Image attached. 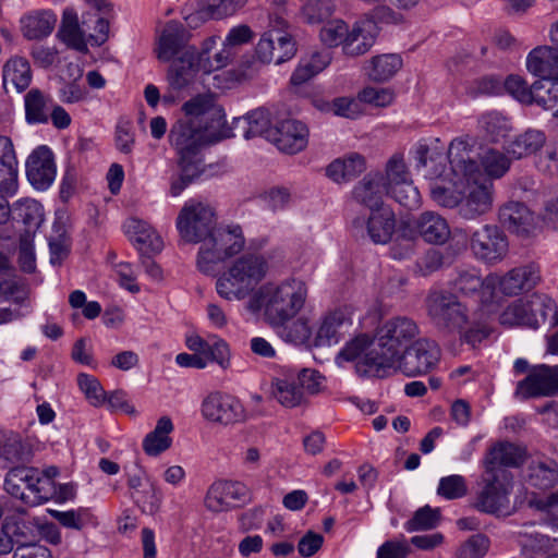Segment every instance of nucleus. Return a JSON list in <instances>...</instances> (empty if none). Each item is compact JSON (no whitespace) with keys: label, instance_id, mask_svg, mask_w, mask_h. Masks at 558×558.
<instances>
[{"label":"nucleus","instance_id":"47","mask_svg":"<svg viewBox=\"0 0 558 558\" xmlns=\"http://www.w3.org/2000/svg\"><path fill=\"white\" fill-rule=\"evenodd\" d=\"M533 104L558 117V82H534Z\"/></svg>","mask_w":558,"mask_h":558},{"label":"nucleus","instance_id":"18","mask_svg":"<svg viewBox=\"0 0 558 558\" xmlns=\"http://www.w3.org/2000/svg\"><path fill=\"white\" fill-rule=\"evenodd\" d=\"M296 44L293 37L279 28L263 34L256 46V57L263 63L281 64L294 57Z\"/></svg>","mask_w":558,"mask_h":558},{"label":"nucleus","instance_id":"2","mask_svg":"<svg viewBox=\"0 0 558 558\" xmlns=\"http://www.w3.org/2000/svg\"><path fill=\"white\" fill-rule=\"evenodd\" d=\"M418 333V326L409 317L388 319L377 329L371 351L357 364L356 372L364 376H386Z\"/></svg>","mask_w":558,"mask_h":558},{"label":"nucleus","instance_id":"39","mask_svg":"<svg viewBox=\"0 0 558 558\" xmlns=\"http://www.w3.org/2000/svg\"><path fill=\"white\" fill-rule=\"evenodd\" d=\"M546 143V135L541 130L529 129L518 135L507 148L508 154L517 159L538 151Z\"/></svg>","mask_w":558,"mask_h":558},{"label":"nucleus","instance_id":"32","mask_svg":"<svg viewBox=\"0 0 558 558\" xmlns=\"http://www.w3.org/2000/svg\"><path fill=\"white\" fill-rule=\"evenodd\" d=\"M58 37L70 48L80 52L87 51L85 31L81 27L77 14L73 9L63 11Z\"/></svg>","mask_w":558,"mask_h":558},{"label":"nucleus","instance_id":"29","mask_svg":"<svg viewBox=\"0 0 558 558\" xmlns=\"http://www.w3.org/2000/svg\"><path fill=\"white\" fill-rule=\"evenodd\" d=\"M186 32L184 26L174 21H170L165 26L159 38L157 57L160 61L168 62L181 50H185Z\"/></svg>","mask_w":558,"mask_h":558},{"label":"nucleus","instance_id":"62","mask_svg":"<svg viewBox=\"0 0 558 558\" xmlns=\"http://www.w3.org/2000/svg\"><path fill=\"white\" fill-rule=\"evenodd\" d=\"M247 0H205L204 10L215 20L225 19L241 10Z\"/></svg>","mask_w":558,"mask_h":558},{"label":"nucleus","instance_id":"30","mask_svg":"<svg viewBox=\"0 0 558 558\" xmlns=\"http://www.w3.org/2000/svg\"><path fill=\"white\" fill-rule=\"evenodd\" d=\"M32 77L31 64L24 57L13 56L2 68V81L5 89L11 85L17 93H22L31 85Z\"/></svg>","mask_w":558,"mask_h":558},{"label":"nucleus","instance_id":"9","mask_svg":"<svg viewBox=\"0 0 558 558\" xmlns=\"http://www.w3.org/2000/svg\"><path fill=\"white\" fill-rule=\"evenodd\" d=\"M483 487L478 492L474 508L488 514H499L508 507L512 488V474L509 471L488 472L482 475Z\"/></svg>","mask_w":558,"mask_h":558},{"label":"nucleus","instance_id":"12","mask_svg":"<svg viewBox=\"0 0 558 558\" xmlns=\"http://www.w3.org/2000/svg\"><path fill=\"white\" fill-rule=\"evenodd\" d=\"M428 315L441 329H462L466 324V308L450 293L434 292L427 299Z\"/></svg>","mask_w":558,"mask_h":558},{"label":"nucleus","instance_id":"23","mask_svg":"<svg viewBox=\"0 0 558 558\" xmlns=\"http://www.w3.org/2000/svg\"><path fill=\"white\" fill-rule=\"evenodd\" d=\"M499 221L510 232L530 234L536 226L535 216L520 202H508L499 209Z\"/></svg>","mask_w":558,"mask_h":558},{"label":"nucleus","instance_id":"26","mask_svg":"<svg viewBox=\"0 0 558 558\" xmlns=\"http://www.w3.org/2000/svg\"><path fill=\"white\" fill-rule=\"evenodd\" d=\"M53 101L50 94L37 87L28 89L24 95L25 121L28 124H47Z\"/></svg>","mask_w":558,"mask_h":558},{"label":"nucleus","instance_id":"45","mask_svg":"<svg viewBox=\"0 0 558 558\" xmlns=\"http://www.w3.org/2000/svg\"><path fill=\"white\" fill-rule=\"evenodd\" d=\"M530 314V302H523L521 300L514 301L508 305L505 311L500 314V324L507 326H525L532 329H537L536 318H531Z\"/></svg>","mask_w":558,"mask_h":558},{"label":"nucleus","instance_id":"43","mask_svg":"<svg viewBox=\"0 0 558 558\" xmlns=\"http://www.w3.org/2000/svg\"><path fill=\"white\" fill-rule=\"evenodd\" d=\"M11 217L23 222L27 231H31L41 225L44 220L43 207L35 199L23 198L14 203Z\"/></svg>","mask_w":558,"mask_h":558},{"label":"nucleus","instance_id":"48","mask_svg":"<svg viewBox=\"0 0 558 558\" xmlns=\"http://www.w3.org/2000/svg\"><path fill=\"white\" fill-rule=\"evenodd\" d=\"M447 156L436 149H430L426 144H418L415 149V161L417 168H427L429 163H437V169L430 172V179L440 178L446 170Z\"/></svg>","mask_w":558,"mask_h":558},{"label":"nucleus","instance_id":"15","mask_svg":"<svg viewBox=\"0 0 558 558\" xmlns=\"http://www.w3.org/2000/svg\"><path fill=\"white\" fill-rule=\"evenodd\" d=\"M470 247L477 259L496 264L506 256L508 241L497 226L485 225L471 234Z\"/></svg>","mask_w":558,"mask_h":558},{"label":"nucleus","instance_id":"7","mask_svg":"<svg viewBox=\"0 0 558 558\" xmlns=\"http://www.w3.org/2000/svg\"><path fill=\"white\" fill-rule=\"evenodd\" d=\"M181 110L183 119L204 129L208 138L219 141L228 136L226 114L215 95L198 94L185 101Z\"/></svg>","mask_w":558,"mask_h":558},{"label":"nucleus","instance_id":"40","mask_svg":"<svg viewBox=\"0 0 558 558\" xmlns=\"http://www.w3.org/2000/svg\"><path fill=\"white\" fill-rule=\"evenodd\" d=\"M554 47L541 46L534 48L526 58V68L535 76L541 77L539 81L549 82V76L557 75L558 72L551 68Z\"/></svg>","mask_w":558,"mask_h":558},{"label":"nucleus","instance_id":"52","mask_svg":"<svg viewBox=\"0 0 558 558\" xmlns=\"http://www.w3.org/2000/svg\"><path fill=\"white\" fill-rule=\"evenodd\" d=\"M383 178L386 189L411 180V174L405 165L403 155L397 153L388 159Z\"/></svg>","mask_w":558,"mask_h":558},{"label":"nucleus","instance_id":"6","mask_svg":"<svg viewBox=\"0 0 558 558\" xmlns=\"http://www.w3.org/2000/svg\"><path fill=\"white\" fill-rule=\"evenodd\" d=\"M217 225L215 206L201 198H190L180 209L175 227L184 243L202 244Z\"/></svg>","mask_w":558,"mask_h":558},{"label":"nucleus","instance_id":"46","mask_svg":"<svg viewBox=\"0 0 558 558\" xmlns=\"http://www.w3.org/2000/svg\"><path fill=\"white\" fill-rule=\"evenodd\" d=\"M480 125L493 142L506 138L512 129L509 119L497 111L484 113L480 119Z\"/></svg>","mask_w":558,"mask_h":558},{"label":"nucleus","instance_id":"61","mask_svg":"<svg viewBox=\"0 0 558 558\" xmlns=\"http://www.w3.org/2000/svg\"><path fill=\"white\" fill-rule=\"evenodd\" d=\"M439 522V511L425 506L415 511L412 519L405 522L404 527L408 532L430 530L437 526Z\"/></svg>","mask_w":558,"mask_h":558},{"label":"nucleus","instance_id":"1","mask_svg":"<svg viewBox=\"0 0 558 558\" xmlns=\"http://www.w3.org/2000/svg\"><path fill=\"white\" fill-rule=\"evenodd\" d=\"M449 162L457 174L468 180L464 195L460 199L459 216L474 220L489 213L494 203V184L492 179L482 173L468 140L454 138L450 143Z\"/></svg>","mask_w":558,"mask_h":558},{"label":"nucleus","instance_id":"36","mask_svg":"<svg viewBox=\"0 0 558 558\" xmlns=\"http://www.w3.org/2000/svg\"><path fill=\"white\" fill-rule=\"evenodd\" d=\"M270 326L283 341L295 345L306 344L313 333L310 320L304 316L298 317L294 320L290 319L278 325Z\"/></svg>","mask_w":558,"mask_h":558},{"label":"nucleus","instance_id":"42","mask_svg":"<svg viewBox=\"0 0 558 558\" xmlns=\"http://www.w3.org/2000/svg\"><path fill=\"white\" fill-rule=\"evenodd\" d=\"M402 66L401 58L396 53L374 57L365 68L368 77L376 82H385L392 77Z\"/></svg>","mask_w":558,"mask_h":558},{"label":"nucleus","instance_id":"54","mask_svg":"<svg viewBox=\"0 0 558 558\" xmlns=\"http://www.w3.org/2000/svg\"><path fill=\"white\" fill-rule=\"evenodd\" d=\"M17 189V160L14 155L0 156V192L15 193Z\"/></svg>","mask_w":558,"mask_h":558},{"label":"nucleus","instance_id":"60","mask_svg":"<svg viewBox=\"0 0 558 558\" xmlns=\"http://www.w3.org/2000/svg\"><path fill=\"white\" fill-rule=\"evenodd\" d=\"M519 544L523 554L534 556L548 551L551 547V539L549 536L536 532H520Z\"/></svg>","mask_w":558,"mask_h":558},{"label":"nucleus","instance_id":"16","mask_svg":"<svg viewBox=\"0 0 558 558\" xmlns=\"http://www.w3.org/2000/svg\"><path fill=\"white\" fill-rule=\"evenodd\" d=\"M202 415L211 423L230 425L242 422L245 412L233 396L220 391L210 392L202 402Z\"/></svg>","mask_w":558,"mask_h":558},{"label":"nucleus","instance_id":"14","mask_svg":"<svg viewBox=\"0 0 558 558\" xmlns=\"http://www.w3.org/2000/svg\"><path fill=\"white\" fill-rule=\"evenodd\" d=\"M541 281V270L535 264H527L512 268L504 276L490 274L487 276V288H498L508 296L519 295L534 289Z\"/></svg>","mask_w":558,"mask_h":558},{"label":"nucleus","instance_id":"58","mask_svg":"<svg viewBox=\"0 0 558 558\" xmlns=\"http://www.w3.org/2000/svg\"><path fill=\"white\" fill-rule=\"evenodd\" d=\"M438 496L453 500L464 497L468 494V484L462 475L453 474L441 477L437 487Z\"/></svg>","mask_w":558,"mask_h":558},{"label":"nucleus","instance_id":"28","mask_svg":"<svg viewBox=\"0 0 558 558\" xmlns=\"http://www.w3.org/2000/svg\"><path fill=\"white\" fill-rule=\"evenodd\" d=\"M415 228L423 240L430 244H444L450 236L447 220L434 211L422 213Z\"/></svg>","mask_w":558,"mask_h":558},{"label":"nucleus","instance_id":"35","mask_svg":"<svg viewBox=\"0 0 558 558\" xmlns=\"http://www.w3.org/2000/svg\"><path fill=\"white\" fill-rule=\"evenodd\" d=\"M272 395L286 408H295L304 402L303 389L300 388L294 374H284L272 383Z\"/></svg>","mask_w":558,"mask_h":558},{"label":"nucleus","instance_id":"53","mask_svg":"<svg viewBox=\"0 0 558 558\" xmlns=\"http://www.w3.org/2000/svg\"><path fill=\"white\" fill-rule=\"evenodd\" d=\"M453 288L463 295H472L482 288L488 289L487 277L482 279L480 272L474 268L460 270L453 281Z\"/></svg>","mask_w":558,"mask_h":558},{"label":"nucleus","instance_id":"11","mask_svg":"<svg viewBox=\"0 0 558 558\" xmlns=\"http://www.w3.org/2000/svg\"><path fill=\"white\" fill-rule=\"evenodd\" d=\"M440 359L437 343L427 338L413 341L398 357V363L391 371H400L408 377L424 375L432 371Z\"/></svg>","mask_w":558,"mask_h":558},{"label":"nucleus","instance_id":"44","mask_svg":"<svg viewBox=\"0 0 558 558\" xmlns=\"http://www.w3.org/2000/svg\"><path fill=\"white\" fill-rule=\"evenodd\" d=\"M348 320L343 311L337 310L328 313L322 320L317 330L315 343L317 345L337 343L339 341L340 328Z\"/></svg>","mask_w":558,"mask_h":558},{"label":"nucleus","instance_id":"8","mask_svg":"<svg viewBox=\"0 0 558 558\" xmlns=\"http://www.w3.org/2000/svg\"><path fill=\"white\" fill-rule=\"evenodd\" d=\"M40 484L38 470L25 464L10 468L3 483L8 494L32 507L49 499V492Z\"/></svg>","mask_w":558,"mask_h":558},{"label":"nucleus","instance_id":"56","mask_svg":"<svg viewBox=\"0 0 558 558\" xmlns=\"http://www.w3.org/2000/svg\"><path fill=\"white\" fill-rule=\"evenodd\" d=\"M50 513L61 525L70 529L82 530L94 523V515L85 508L71 511L52 510Z\"/></svg>","mask_w":558,"mask_h":558},{"label":"nucleus","instance_id":"37","mask_svg":"<svg viewBox=\"0 0 558 558\" xmlns=\"http://www.w3.org/2000/svg\"><path fill=\"white\" fill-rule=\"evenodd\" d=\"M235 125L243 129V136L252 138L263 136L270 142V131L274 126L270 123L269 112L265 109H257L245 117L235 119Z\"/></svg>","mask_w":558,"mask_h":558},{"label":"nucleus","instance_id":"59","mask_svg":"<svg viewBox=\"0 0 558 558\" xmlns=\"http://www.w3.org/2000/svg\"><path fill=\"white\" fill-rule=\"evenodd\" d=\"M373 345V338L367 335H359L344 345L339 352L338 359L343 361H354L359 359L356 365L366 356Z\"/></svg>","mask_w":558,"mask_h":558},{"label":"nucleus","instance_id":"51","mask_svg":"<svg viewBox=\"0 0 558 558\" xmlns=\"http://www.w3.org/2000/svg\"><path fill=\"white\" fill-rule=\"evenodd\" d=\"M386 194L401 206L413 209L420 206L421 195L412 179L386 189Z\"/></svg>","mask_w":558,"mask_h":558},{"label":"nucleus","instance_id":"20","mask_svg":"<svg viewBox=\"0 0 558 558\" xmlns=\"http://www.w3.org/2000/svg\"><path fill=\"white\" fill-rule=\"evenodd\" d=\"M270 142H272L279 150L287 154H296L307 146L308 129L301 121L294 119H286L279 121L270 131Z\"/></svg>","mask_w":558,"mask_h":558},{"label":"nucleus","instance_id":"17","mask_svg":"<svg viewBox=\"0 0 558 558\" xmlns=\"http://www.w3.org/2000/svg\"><path fill=\"white\" fill-rule=\"evenodd\" d=\"M251 500L250 489L236 481H217L210 485L205 507L211 512L228 511Z\"/></svg>","mask_w":558,"mask_h":558},{"label":"nucleus","instance_id":"41","mask_svg":"<svg viewBox=\"0 0 558 558\" xmlns=\"http://www.w3.org/2000/svg\"><path fill=\"white\" fill-rule=\"evenodd\" d=\"M0 458L15 465L26 464L33 458L31 446L19 434L8 432L0 450Z\"/></svg>","mask_w":558,"mask_h":558},{"label":"nucleus","instance_id":"33","mask_svg":"<svg viewBox=\"0 0 558 558\" xmlns=\"http://www.w3.org/2000/svg\"><path fill=\"white\" fill-rule=\"evenodd\" d=\"M366 168L365 159L357 153L349 154L343 158L333 160L326 168V175L340 183L360 175Z\"/></svg>","mask_w":558,"mask_h":558},{"label":"nucleus","instance_id":"4","mask_svg":"<svg viewBox=\"0 0 558 558\" xmlns=\"http://www.w3.org/2000/svg\"><path fill=\"white\" fill-rule=\"evenodd\" d=\"M267 262L255 254H245L217 279V293L227 301L243 300L255 290L267 272Z\"/></svg>","mask_w":558,"mask_h":558},{"label":"nucleus","instance_id":"21","mask_svg":"<svg viewBox=\"0 0 558 558\" xmlns=\"http://www.w3.org/2000/svg\"><path fill=\"white\" fill-rule=\"evenodd\" d=\"M197 74V53L194 49L186 48L180 57L172 60L166 78L169 87L187 92L194 85Z\"/></svg>","mask_w":558,"mask_h":558},{"label":"nucleus","instance_id":"55","mask_svg":"<svg viewBox=\"0 0 558 558\" xmlns=\"http://www.w3.org/2000/svg\"><path fill=\"white\" fill-rule=\"evenodd\" d=\"M502 89L523 105H532L534 100V83L530 86L519 75H509L502 82Z\"/></svg>","mask_w":558,"mask_h":558},{"label":"nucleus","instance_id":"13","mask_svg":"<svg viewBox=\"0 0 558 558\" xmlns=\"http://www.w3.org/2000/svg\"><path fill=\"white\" fill-rule=\"evenodd\" d=\"M558 393V366L545 364L532 367L525 378L517 383L514 397L529 400Z\"/></svg>","mask_w":558,"mask_h":558},{"label":"nucleus","instance_id":"24","mask_svg":"<svg viewBox=\"0 0 558 558\" xmlns=\"http://www.w3.org/2000/svg\"><path fill=\"white\" fill-rule=\"evenodd\" d=\"M364 225L372 242L375 244H386L395 232V214L391 208L383 207L372 211L366 221L361 219L354 220V226L356 227H363Z\"/></svg>","mask_w":558,"mask_h":558},{"label":"nucleus","instance_id":"10","mask_svg":"<svg viewBox=\"0 0 558 558\" xmlns=\"http://www.w3.org/2000/svg\"><path fill=\"white\" fill-rule=\"evenodd\" d=\"M208 137L204 129L179 119L170 129L169 142L178 155V162L204 165L202 147Z\"/></svg>","mask_w":558,"mask_h":558},{"label":"nucleus","instance_id":"63","mask_svg":"<svg viewBox=\"0 0 558 558\" xmlns=\"http://www.w3.org/2000/svg\"><path fill=\"white\" fill-rule=\"evenodd\" d=\"M481 160V165L489 179L502 177L510 167V160L507 156L495 149H488Z\"/></svg>","mask_w":558,"mask_h":558},{"label":"nucleus","instance_id":"22","mask_svg":"<svg viewBox=\"0 0 558 558\" xmlns=\"http://www.w3.org/2000/svg\"><path fill=\"white\" fill-rule=\"evenodd\" d=\"M525 459L524 448L509 441H500L488 449L483 465L485 471L494 473L508 471L507 468H518L524 463Z\"/></svg>","mask_w":558,"mask_h":558},{"label":"nucleus","instance_id":"25","mask_svg":"<svg viewBox=\"0 0 558 558\" xmlns=\"http://www.w3.org/2000/svg\"><path fill=\"white\" fill-rule=\"evenodd\" d=\"M126 233L141 254L159 253L163 247L160 235L146 221L131 218L126 225Z\"/></svg>","mask_w":558,"mask_h":558},{"label":"nucleus","instance_id":"27","mask_svg":"<svg viewBox=\"0 0 558 558\" xmlns=\"http://www.w3.org/2000/svg\"><path fill=\"white\" fill-rule=\"evenodd\" d=\"M354 199L367 208L371 213L378 208L386 207L383 204V195L386 194V186L381 173L367 174L353 190Z\"/></svg>","mask_w":558,"mask_h":558},{"label":"nucleus","instance_id":"31","mask_svg":"<svg viewBox=\"0 0 558 558\" xmlns=\"http://www.w3.org/2000/svg\"><path fill=\"white\" fill-rule=\"evenodd\" d=\"M57 16L51 11L32 12L21 19L22 34L28 40L43 39L51 34Z\"/></svg>","mask_w":558,"mask_h":558},{"label":"nucleus","instance_id":"19","mask_svg":"<svg viewBox=\"0 0 558 558\" xmlns=\"http://www.w3.org/2000/svg\"><path fill=\"white\" fill-rule=\"evenodd\" d=\"M57 173L51 149L45 145L32 151L26 160V177L28 182L39 191L47 190L54 181Z\"/></svg>","mask_w":558,"mask_h":558},{"label":"nucleus","instance_id":"64","mask_svg":"<svg viewBox=\"0 0 558 558\" xmlns=\"http://www.w3.org/2000/svg\"><path fill=\"white\" fill-rule=\"evenodd\" d=\"M489 538L484 534L472 535L457 550V558H483L489 548Z\"/></svg>","mask_w":558,"mask_h":558},{"label":"nucleus","instance_id":"50","mask_svg":"<svg viewBox=\"0 0 558 558\" xmlns=\"http://www.w3.org/2000/svg\"><path fill=\"white\" fill-rule=\"evenodd\" d=\"M375 38L369 32L356 26L345 37L343 51L347 56L357 57L366 53L373 46Z\"/></svg>","mask_w":558,"mask_h":558},{"label":"nucleus","instance_id":"57","mask_svg":"<svg viewBox=\"0 0 558 558\" xmlns=\"http://www.w3.org/2000/svg\"><path fill=\"white\" fill-rule=\"evenodd\" d=\"M335 9L332 0H308L301 9L302 19L310 24L328 19Z\"/></svg>","mask_w":558,"mask_h":558},{"label":"nucleus","instance_id":"49","mask_svg":"<svg viewBox=\"0 0 558 558\" xmlns=\"http://www.w3.org/2000/svg\"><path fill=\"white\" fill-rule=\"evenodd\" d=\"M180 173L171 180L170 194L179 196L190 184L195 182L204 172V165L178 162Z\"/></svg>","mask_w":558,"mask_h":558},{"label":"nucleus","instance_id":"34","mask_svg":"<svg viewBox=\"0 0 558 558\" xmlns=\"http://www.w3.org/2000/svg\"><path fill=\"white\" fill-rule=\"evenodd\" d=\"M173 430V424L169 416H162L143 440V449L148 456H158L171 447L172 439L169 436Z\"/></svg>","mask_w":558,"mask_h":558},{"label":"nucleus","instance_id":"38","mask_svg":"<svg viewBox=\"0 0 558 558\" xmlns=\"http://www.w3.org/2000/svg\"><path fill=\"white\" fill-rule=\"evenodd\" d=\"M527 482L539 489H548L558 483V463L553 459L533 461L529 466Z\"/></svg>","mask_w":558,"mask_h":558},{"label":"nucleus","instance_id":"3","mask_svg":"<svg viewBox=\"0 0 558 558\" xmlns=\"http://www.w3.org/2000/svg\"><path fill=\"white\" fill-rule=\"evenodd\" d=\"M307 296L305 283L289 279L282 283L262 286L250 299L248 308L258 312L264 308L265 319L269 325L290 320L304 306Z\"/></svg>","mask_w":558,"mask_h":558},{"label":"nucleus","instance_id":"5","mask_svg":"<svg viewBox=\"0 0 558 558\" xmlns=\"http://www.w3.org/2000/svg\"><path fill=\"white\" fill-rule=\"evenodd\" d=\"M245 240L240 226L215 227L210 235L201 244L196 265L199 271L211 275L215 266L240 253Z\"/></svg>","mask_w":558,"mask_h":558}]
</instances>
